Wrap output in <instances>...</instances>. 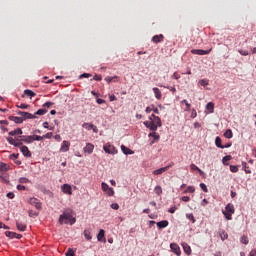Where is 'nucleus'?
I'll return each mask as SVG.
<instances>
[{"label": "nucleus", "mask_w": 256, "mask_h": 256, "mask_svg": "<svg viewBox=\"0 0 256 256\" xmlns=\"http://www.w3.org/2000/svg\"><path fill=\"white\" fill-rule=\"evenodd\" d=\"M144 125L150 131H157V129H159V127H162L163 124L161 122V118H159L158 116H155V114H152L149 117V121L144 122Z\"/></svg>", "instance_id": "1"}, {"label": "nucleus", "mask_w": 256, "mask_h": 256, "mask_svg": "<svg viewBox=\"0 0 256 256\" xmlns=\"http://www.w3.org/2000/svg\"><path fill=\"white\" fill-rule=\"evenodd\" d=\"M77 219L73 216L72 212H64L62 215L59 217V223L60 225H75Z\"/></svg>", "instance_id": "2"}, {"label": "nucleus", "mask_w": 256, "mask_h": 256, "mask_svg": "<svg viewBox=\"0 0 256 256\" xmlns=\"http://www.w3.org/2000/svg\"><path fill=\"white\" fill-rule=\"evenodd\" d=\"M222 213L227 221H231V219H233V215L235 214V206L228 203Z\"/></svg>", "instance_id": "3"}, {"label": "nucleus", "mask_w": 256, "mask_h": 256, "mask_svg": "<svg viewBox=\"0 0 256 256\" xmlns=\"http://www.w3.org/2000/svg\"><path fill=\"white\" fill-rule=\"evenodd\" d=\"M101 189L103 191V193H105V195H107L108 197H113V195H115V190L111 187H109V184L102 182L101 183Z\"/></svg>", "instance_id": "4"}, {"label": "nucleus", "mask_w": 256, "mask_h": 256, "mask_svg": "<svg viewBox=\"0 0 256 256\" xmlns=\"http://www.w3.org/2000/svg\"><path fill=\"white\" fill-rule=\"evenodd\" d=\"M103 150L105 151V153H107L108 155H117V149L115 148V146L111 145V143H106L103 146Z\"/></svg>", "instance_id": "5"}, {"label": "nucleus", "mask_w": 256, "mask_h": 256, "mask_svg": "<svg viewBox=\"0 0 256 256\" xmlns=\"http://www.w3.org/2000/svg\"><path fill=\"white\" fill-rule=\"evenodd\" d=\"M17 115H20V117L23 119V121H25L27 119H37V116H35L29 112L18 111Z\"/></svg>", "instance_id": "6"}, {"label": "nucleus", "mask_w": 256, "mask_h": 256, "mask_svg": "<svg viewBox=\"0 0 256 256\" xmlns=\"http://www.w3.org/2000/svg\"><path fill=\"white\" fill-rule=\"evenodd\" d=\"M28 203H29L30 205H32V207H35V208L38 209V210H41V208H42V206H41V201H39V199H37V198H30V199L28 200Z\"/></svg>", "instance_id": "7"}, {"label": "nucleus", "mask_w": 256, "mask_h": 256, "mask_svg": "<svg viewBox=\"0 0 256 256\" xmlns=\"http://www.w3.org/2000/svg\"><path fill=\"white\" fill-rule=\"evenodd\" d=\"M61 190L65 195H73V188L69 184H63Z\"/></svg>", "instance_id": "8"}, {"label": "nucleus", "mask_w": 256, "mask_h": 256, "mask_svg": "<svg viewBox=\"0 0 256 256\" xmlns=\"http://www.w3.org/2000/svg\"><path fill=\"white\" fill-rule=\"evenodd\" d=\"M190 53H192V55H209L211 53V49L210 50L192 49Z\"/></svg>", "instance_id": "9"}, {"label": "nucleus", "mask_w": 256, "mask_h": 256, "mask_svg": "<svg viewBox=\"0 0 256 256\" xmlns=\"http://www.w3.org/2000/svg\"><path fill=\"white\" fill-rule=\"evenodd\" d=\"M170 249L175 253V255H181V248L179 247V245H177V243H171Z\"/></svg>", "instance_id": "10"}, {"label": "nucleus", "mask_w": 256, "mask_h": 256, "mask_svg": "<svg viewBox=\"0 0 256 256\" xmlns=\"http://www.w3.org/2000/svg\"><path fill=\"white\" fill-rule=\"evenodd\" d=\"M70 146H71V144L69 143V141L64 140V141L62 142L60 151H61L62 153H67V151H69V147H70Z\"/></svg>", "instance_id": "11"}, {"label": "nucleus", "mask_w": 256, "mask_h": 256, "mask_svg": "<svg viewBox=\"0 0 256 256\" xmlns=\"http://www.w3.org/2000/svg\"><path fill=\"white\" fill-rule=\"evenodd\" d=\"M20 151L24 157H31V151L29 150V147L27 146H21Z\"/></svg>", "instance_id": "12"}, {"label": "nucleus", "mask_w": 256, "mask_h": 256, "mask_svg": "<svg viewBox=\"0 0 256 256\" xmlns=\"http://www.w3.org/2000/svg\"><path fill=\"white\" fill-rule=\"evenodd\" d=\"M169 171V166L159 168L157 170H154L152 173L153 175H163V173Z\"/></svg>", "instance_id": "13"}, {"label": "nucleus", "mask_w": 256, "mask_h": 256, "mask_svg": "<svg viewBox=\"0 0 256 256\" xmlns=\"http://www.w3.org/2000/svg\"><path fill=\"white\" fill-rule=\"evenodd\" d=\"M93 149H95V146L91 143H87L84 147V153H88V155H91V153H93Z\"/></svg>", "instance_id": "14"}, {"label": "nucleus", "mask_w": 256, "mask_h": 256, "mask_svg": "<svg viewBox=\"0 0 256 256\" xmlns=\"http://www.w3.org/2000/svg\"><path fill=\"white\" fill-rule=\"evenodd\" d=\"M165 39V36L163 34L155 35L152 37L153 43H162V41Z\"/></svg>", "instance_id": "15"}, {"label": "nucleus", "mask_w": 256, "mask_h": 256, "mask_svg": "<svg viewBox=\"0 0 256 256\" xmlns=\"http://www.w3.org/2000/svg\"><path fill=\"white\" fill-rule=\"evenodd\" d=\"M156 225H157L158 229H165V227H169V221L162 220L160 222H157Z\"/></svg>", "instance_id": "16"}, {"label": "nucleus", "mask_w": 256, "mask_h": 256, "mask_svg": "<svg viewBox=\"0 0 256 256\" xmlns=\"http://www.w3.org/2000/svg\"><path fill=\"white\" fill-rule=\"evenodd\" d=\"M121 151L124 153V155H133V150L130 148H127L125 145H121Z\"/></svg>", "instance_id": "17"}, {"label": "nucleus", "mask_w": 256, "mask_h": 256, "mask_svg": "<svg viewBox=\"0 0 256 256\" xmlns=\"http://www.w3.org/2000/svg\"><path fill=\"white\" fill-rule=\"evenodd\" d=\"M11 137H15V135H23V130L21 128H17L15 130H12L8 133Z\"/></svg>", "instance_id": "18"}, {"label": "nucleus", "mask_w": 256, "mask_h": 256, "mask_svg": "<svg viewBox=\"0 0 256 256\" xmlns=\"http://www.w3.org/2000/svg\"><path fill=\"white\" fill-rule=\"evenodd\" d=\"M98 241H104L105 242V230L100 229L98 235H97Z\"/></svg>", "instance_id": "19"}, {"label": "nucleus", "mask_w": 256, "mask_h": 256, "mask_svg": "<svg viewBox=\"0 0 256 256\" xmlns=\"http://www.w3.org/2000/svg\"><path fill=\"white\" fill-rule=\"evenodd\" d=\"M21 141L28 144L33 143V141H35V136H25Z\"/></svg>", "instance_id": "20"}, {"label": "nucleus", "mask_w": 256, "mask_h": 256, "mask_svg": "<svg viewBox=\"0 0 256 256\" xmlns=\"http://www.w3.org/2000/svg\"><path fill=\"white\" fill-rule=\"evenodd\" d=\"M182 247H183L186 255H191V246L190 245H188L187 243H182Z\"/></svg>", "instance_id": "21"}, {"label": "nucleus", "mask_w": 256, "mask_h": 256, "mask_svg": "<svg viewBox=\"0 0 256 256\" xmlns=\"http://www.w3.org/2000/svg\"><path fill=\"white\" fill-rule=\"evenodd\" d=\"M16 227L18 231H25L27 229V225L23 224V222H16Z\"/></svg>", "instance_id": "22"}, {"label": "nucleus", "mask_w": 256, "mask_h": 256, "mask_svg": "<svg viewBox=\"0 0 256 256\" xmlns=\"http://www.w3.org/2000/svg\"><path fill=\"white\" fill-rule=\"evenodd\" d=\"M148 137H152L154 141H159V139H161V136H159V134H157L155 131L149 133Z\"/></svg>", "instance_id": "23"}, {"label": "nucleus", "mask_w": 256, "mask_h": 256, "mask_svg": "<svg viewBox=\"0 0 256 256\" xmlns=\"http://www.w3.org/2000/svg\"><path fill=\"white\" fill-rule=\"evenodd\" d=\"M206 109H207V111H209V113H214V111H215V104H213V102H209L206 105Z\"/></svg>", "instance_id": "24"}, {"label": "nucleus", "mask_w": 256, "mask_h": 256, "mask_svg": "<svg viewBox=\"0 0 256 256\" xmlns=\"http://www.w3.org/2000/svg\"><path fill=\"white\" fill-rule=\"evenodd\" d=\"M10 121H13L14 123H23V119L21 117L17 116H10L9 117Z\"/></svg>", "instance_id": "25"}, {"label": "nucleus", "mask_w": 256, "mask_h": 256, "mask_svg": "<svg viewBox=\"0 0 256 256\" xmlns=\"http://www.w3.org/2000/svg\"><path fill=\"white\" fill-rule=\"evenodd\" d=\"M224 137L226 139H233V131L231 129H227L225 132H224Z\"/></svg>", "instance_id": "26"}, {"label": "nucleus", "mask_w": 256, "mask_h": 256, "mask_svg": "<svg viewBox=\"0 0 256 256\" xmlns=\"http://www.w3.org/2000/svg\"><path fill=\"white\" fill-rule=\"evenodd\" d=\"M153 92L157 99H161V97H163V95L161 94V90H159V88L157 87L153 88Z\"/></svg>", "instance_id": "27"}, {"label": "nucleus", "mask_w": 256, "mask_h": 256, "mask_svg": "<svg viewBox=\"0 0 256 256\" xmlns=\"http://www.w3.org/2000/svg\"><path fill=\"white\" fill-rule=\"evenodd\" d=\"M231 159H233V157L231 155H227V156H224L222 158V163L223 165H229V163H227L228 161H231Z\"/></svg>", "instance_id": "28"}, {"label": "nucleus", "mask_w": 256, "mask_h": 256, "mask_svg": "<svg viewBox=\"0 0 256 256\" xmlns=\"http://www.w3.org/2000/svg\"><path fill=\"white\" fill-rule=\"evenodd\" d=\"M190 169H191V171H197L200 173V175H203V171L199 167H197V165H195V164H191Z\"/></svg>", "instance_id": "29"}, {"label": "nucleus", "mask_w": 256, "mask_h": 256, "mask_svg": "<svg viewBox=\"0 0 256 256\" xmlns=\"http://www.w3.org/2000/svg\"><path fill=\"white\" fill-rule=\"evenodd\" d=\"M215 145L216 147H218L219 149H223V145L221 144V137L217 136L215 139Z\"/></svg>", "instance_id": "30"}, {"label": "nucleus", "mask_w": 256, "mask_h": 256, "mask_svg": "<svg viewBox=\"0 0 256 256\" xmlns=\"http://www.w3.org/2000/svg\"><path fill=\"white\" fill-rule=\"evenodd\" d=\"M5 235H6V237H9L10 239H15V237H17V233L11 232V231H6Z\"/></svg>", "instance_id": "31"}, {"label": "nucleus", "mask_w": 256, "mask_h": 256, "mask_svg": "<svg viewBox=\"0 0 256 256\" xmlns=\"http://www.w3.org/2000/svg\"><path fill=\"white\" fill-rule=\"evenodd\" d=\"M24 94H26L28 97H30V99H33V97H35V92H33L32 90H25Z\"/></svg>", "instance_id": "32"}, {"label": "nucleus", "mask_w": 256, "mask_h": 256, "mask_svg": "<svg viewBox=\"0 0 256 256\" xmlns=\"http://www.w3.org/2000/svg\"><path fill=\"white\" fill-rule=\"evenodd\" d=\"M82 127H83L84 129H86L87 131H91V129H92V127H93V124H92V123H87V122H85V123L82 124Z\"/></svg>", "instance_id": "33"}, {"label": "nucleus", "mask_w": 256, "mask_h": 256, "mask_svg": "<svg viewBox=\"0 0 256 256\" xmlns=\"http://www.w3.org/2000/svg\"><path fill=\"white\" fill-rule=\"evenodd\" d=\"M198 84L201 85V87H207V85H209V80L207 79L199 80Z\"/></svg>", "instance_id": "34"}, {"label": "nucleus", "mask_w": 256, "mask_h": 256, "mask_svg": "<svg viewBox=\"0 0 256 256\" xmlns=\"http://www.w3.org/2000/svg\"><path fill=\"white\" fill-rule=\"evenodd\" d=\"M84 237H85V239H87V241H91V239H92L91 232L89 230H85Z\"/></svg>", "instance_id": "35"}, {"label": "nucleus", "mask_w": 256, "mask_h": 256, "mask_svg": "<svg viewBox=\"0 0 256 256\" xmlns=\"http://www.w3.org/2000/svg\"><path fill=\"white\" fill-rule=\"evenodd\" d=\"M154 193H156V195H161V193H163V188H161V186H156L154 188Z\"/></svg>", "instance_id": "36"}, {"label": "nucleus", "mask_w": 256, "mask_h": 256, "mask_svg": "<svg viewBox=\"0 0 256 256\" xmlns=\"http://www.w3.org/2000/svg\"><path fill=\"white\" fill-rule=\"evenodd\" d=\"M240 242L243 243V245H248L249 244V238L247 236H242L240 239Z\"/></svg>", "instance_id": "37"}, {"label": "nucleus", "mask_w": 256, "mask_h": 256, "mask_svg": "<svg viewBox=\"0 0 256 256\" xmlns=\"http://www.w3.org/2000/svg\"><path fill=\"white\" fill-rule=\"evenodd\" d=\"M183 193H195V187L188 186L186 190H184Z\"/></svg>", "instance_id": "38"}, {"label": "nucleus", "mask_w": 256, "mask_h": 256, "mask_svg": "<svg viewBox=\"0 0 256 256\" xmlns=\"http://www.w3.org/2000/svg\"><path fill=\"white\" fill-rule=\"evenodd\" d=\"M89 77H92L90 73H83L78 78L79 79H89Z\"/></svg>", "instance_id": "39"}, {"label": "nucleus", "mask_w": 256, "mask_h": 256, "mask_svg": "<svg viewBox=\"0 0 256 256\" xmlns=\"http://www.w3.org/2000/svg\"><path fill=\"white\" fill-rule=\"evenodd\" d=\"M181 103H184L186 105L185 111H191V104H189L187 100H182Z\"/></svg>", "instance_id": "40"}, {"label": "nucleus", "mask_w": 256, "mask_h": 256, "mask_svg": "<svg viewBox=\"0 0 256 256\" xmlns=\"http://www.w3.org/2000/svg\"><path fill=\"white\" fill-rule=\"evenodd\" d=\"M200 189L204 191V193H208L209 189H207V185L205 183H200Z\"/></svg>", "instance_id": "41"}, {"label": "nucleus", "mask_w": 256, "mask_h": 256, "mask_svg": "<svg viewBox=\"0 0 256 256\" xmlns=\"http://www.w3.org/2000/svg\"><path fill=\"white\" fill-rule=\"evenodd\" d=\"M45 113H47V109H39L34 115H45Z\"/></svg>", "instance_id": "42"}, {"label": "nucleus", "mask_w": 256, "mask_h": 256, "mask_svg": "<svg viewBox=\"0 0 256 256\" xmlns=\"http://www.w3.org/2000/svg\"><path fill=\"white\" fill-rule=\"evenodd\" d=\"M8 169L7 164L0 162V171H7Z\"/></svg>", "instance_id": "43"}, {"label": "nucleus", "mask_w": 256, "mask_h": 256, "mask_svg": "<svg viewBox=\"0 0 256 256\" xmlns=\"http://www.w3.org/2000/svg\"><path fill=\"white\" fill-rule=\"evenodd\" d=\"M7 141L9 143V145L15 146V143H16L17 140H15V138H13V137H8Z\"/></svg>", "instance_id": "44"}, {"label": "nucleus", "mask_w": 256, "mask_h": 256, "mask_svg": "<svg viewBox=\"0 0 256 256\" xmlns=\"http://www.w3.org/2000/svg\"><path fill=\"white\" fill-rule=\"evenodd\" d=\"M21 141L22 140L19 141V139H16L14 147H19V149H21V147H23V142H21Z\"/></svg>", "instance_id": "45"}, {"label": "nucleus", "mask_w": 256, "mask_h": 256, "mask_svg": "<svg viewBox=\"0 0 256 256\" xmlns=\"http://www.w3.org/2000/svg\"><path fill=\"white\" fill-rule=\"evenodd\" d=\"M230 171L231 173H237V171H239V168L235 165H230Z\"/></svg>", "instance_id": "46"}, {"label": "nucleus", "mask_w": 256, "mask_h": 256, "mask_svg": "<svg viewBox=\"0 0 256 256\" xmlns=\"http://www.w3.org/2000/svg\"><path fill=\"white\" fill-rule=\"evenodd\" d=\"M187 219H189V221H192V223H195V216H193V214H186Z\"/></svg>", "instance_id": "47"}, {"label": "nucleus", "mask_w": 256, "mask_h": 256, "mask_svg": "<svg viewBox=\"0 0 256 256\" xmlns=\"http://www.w3.org/2000/svg\"><path fill=\"white\" fill-rule=\"evenodd\" d=\"M221 240L225 241V239H228L229 235L227 234V232H222V234H220Z\"/></svg>", "instance_id": "48"}, {"label": "nucleus", "mask_w": 256, "mask_h": 256, "mask_svg": "<svg viewBox=\"0 0 256 256\" xmlns=\"http://www.w3.org/2000/svg\"><path fill=\"white\" fill-rule=\"evenodd\" d=\"M66 256H75V252L73 251V249L69 248L66 252Z\"/></svg>", "instance_id": "49"}, {"label": "nucleus", "mask_w": 256, "mask_h": 256, "mask_svg": "<svg viewBox=\"0 0 256 256\" xmlns=\"http://www.w3.org/2000/svg\"><path fill=\"white\" fill-rule=\"evenodd\" d=\"M181 201H184V203H189V201H191V198L189 196H183L181 198Z\"/></svg>", "instance_id": "50"}, {"label": "nucleus", "mask_w": 256, "mask_h": 256, "mask_svg": "<svg viewBox=\"0 0 256 256\" xmlns=\"http://www.w3.org/2000/svg\"><path fill=\"white\" fill-rule=\"evenodd\" d=\"M9 159H12V161H15V159H19V154H11L9 156Z\"/></svg>", "instance_id": "51"}, {"label": "nucleus", "mask_w": 256, "mask_h": 256, "mask_svg": "<svg viewBox=\"0 0 256 256\" xmlns=\"http://www.w3.org/2000/svg\"><path fill=\"white\" fill-rule=\"evenodd\" d=\"M43 137L44 139H51V137H53V132H48Z\"/></svg>", "instance_id": "52"}, {"label": "nucleus", "mask_w": 256, "mask_h": 256, "mask_svg": "<svg viewBox=\"0 0 256 256\" xmlns=\"http://www.w3.org/2000/svg\"><path fill=\"white\" fill-rule=\"evenodd\" d=\"M37 215H39V213L34 212L33 210L29 211V217H37Z\"/></svg>", "instance_id": "53"}, {"label": "nucleus", "mask_w": 256, "mask_h": 256, "mask_svg": "<svg viewBox=\"0 0 256 256\" xmlns=\"http://www.w3.org/2000/svg\"><path fill=\"white\" fill-rule=\"evenodd\" d=\"M43 136L34 135V141H43Z\"/></svg>", "instance_id": "54"}, {"label": "nucleus", "mask_w": 256, "mask_h": 256, "mask_svg": "<svg viewBox=\"0 0 256 256\" xmlns=\"http://www.w3.org/2000/svg\"><path fill=\"white\" fill-rule=\"evenodd\" d=\"M19 183H29V180L25 177L19 178Z\"/></svg>", "instance_id": "55"}, {"label": "nucleus", "mask_w": 256, "mask_h": 256, "mask_svg": "<svg viewBox=\"0 0 256 256\" xmlns=\"http://www.w3.org/2000/svg\"><path fill=\"white\" fill-rule=\"evenodd\" d=\"M111 209H114L115 211H117L119 209V204L117 203L111 204Z\"/></svg>", "instance_id": "56"}, {"label": "nucleus", "mask_w": 256, "mask_h": 256, "mask_svg": "<svg viewBox=\"0 0 256 256\" xmlns=\"http://www.w3.org/2000/svg\"><path fill=\"white\" fill-rule=\"evenodd\" d=\"M101 79H103L102 77H101V75H95L94 77H93V80L94 81H101Z\"/></svg>", "instance_id": "57"}, {"label": "nucleus", "mask_w": 256, "mask_h": 256, "mask_svg": "<svg viewBox=\"0 0 256 256\" xmlns=\"http://www.w3.org/2000/svg\"><path fill=\"white\" fill-rule=\"evenodd\" d=\"M240 55L247 56L249 55V52L247 50H239Z\"/></svg>", "instance_id": "58"}, {"label": "nucleus", "mask_w": 256, "mask_h": 256, "mask_svg": "<svg viewBox=\"0 0 256 256\" xmlns=\"http://www.w3.org/2000/svg\"><path fill=\"white\" fill-rule=\"evenodd\" d=\"M113 79H117V76H115V77H106L105 81H107L108 83H111V81H113Z\"/></svg>", "instance_id": "59"}, {"label": "nucleus", "mask_w": 256, "mask_h": 256, "mask_svg": "<svg viewBox=\"0 0 256 256\" xmlns=\"http://www.w3.org/2000/svg\"><path fill=\"white\" fill-rule=\"evenodd\" d=\"M8 199H15V194L13 192H9L7 194Z\"/></svg>", "instance_id": "60"}, {"label": "nucleus", "mask_w": 256, "mask_h": 256, "mask_svg": "<svg viewBox=\"0 0 256 256\" xmlns=\"http://www.w3.org/2000/svg\"><path fill=\"white\" fill-rule=\"evenodd\" d=\"M18 107H19V109H28L29 105H27V104H20Z\"/></svg>", "instance_id": "61"}, {"label": "nucleus", "mask_w": 256, "mask_h": 256, "mask_svg": "<svg viewBox=\"0 0 256 256\" xmlns=\"http://www.w3.org/2000/svg\"><path fill=\"white\" fill-rule=\"evenodd\" d=\"M195 117H197V111H195V109H193L192 113H191V118L195 119Z\"/></svg>", "instance_id": "62"}, {"label": "nucleus", "mask_w": 256, "mask_h": 256, "mask_svg": "<svg viewBox=\"0 0 256 256\" xmlns=\"http://www.w3.org/2000/svg\"><path fill=\"white\" fill-rule=\"evenodd\" d=\"M51 106H53V102H46V103H44L43 104V107H51Z\"/></svg>", "instance_id": "63"}, {"label": "nucleus", "mask_w": 256, "mask_h": 256, "mask_svg": "<svg viewBox=\"0 0 256 256\" xmlns=\"http://www.w3.org/2000/svg\"><path fill=\"white\" fill-rule=\"evenodd\" d=\"M249 256H256V248L250 251Z\"/></svg>", "instance_id": "64"}]
</instances>
